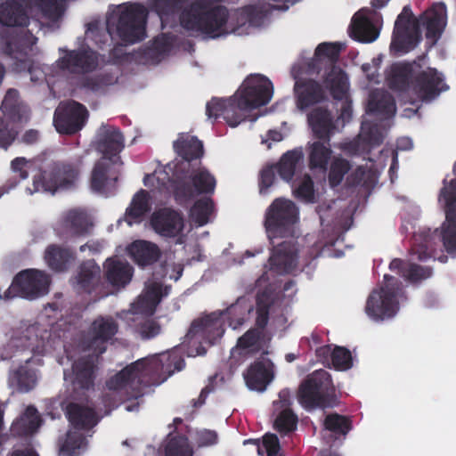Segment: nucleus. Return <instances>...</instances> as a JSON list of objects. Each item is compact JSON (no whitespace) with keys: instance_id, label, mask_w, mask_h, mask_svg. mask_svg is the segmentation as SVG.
I'll list each match as a JSON object with an SVG mask.
<instances>
[{"instance_id":"obj_7","label":"nucleus","mask_w":456,"mask_h":456,"mask_svg":"<svg viewBox=\"0 0 456 456\" xmlns=\"http://www.w3.org/2000/svg\"><path fill=\"white\" fill-rule=\"evenodd\" d=\"M330 374L325 370H317L301 383L297 392L300 404L306 410L333 407L335 396Z\"/></svg>"},{"instance_id":"obj_9","label":"nucleus","mask_w":456,"mask_h":456,"mask_svg":"<svg viewBox=\"0 0 456 456\" xmlns=\"http://www.w3.org/2000/svg\"><path fill=\"white\" fill-rule=\"evenodd\" d=\"M385 284L374 289L368 297L365 312L374 321L394 317L399 309L398 297L402 293V283L395 277L385 274Z\"/></svg>"},{"instance_id":"obj_19","label":"nucleus","mask_w":456,"mask_h":456,"mask_svg":"<svg viewBox=\"0 0 456 456\" xmlns=\"http://www.w3.org/2000/svg\"><path fill=\"white\" fill-rule=\"evenodd\" d=\"M151 225L160 236L175 238L183 230L184 220L181 212L172 208H161L151 215Z\"/></svg>"},{"instance_id":"obj_1","label":"nucleus","mask_w":456,"mask_h":456,"mask_svg":"<svg viewBox=\"0 0 456 456\" xmlns=\"http://www.w3.org/2000/svg\"><path fill=\"white\" fill-rule=\"evenodd\" d=\"M163 361L158 356L139 359L106 380L105 405L116 408L122 403L143 396V389L162 383Z\"/></svg>"},{"instance_id":"obj_42","label":"nucleus","mask_w":456,"mask_h":456,"mask_svg":"<svg viewBox=\"0 0 456 456\" xmlns=\"http://www.w3.org/2000/svg\"><path fill=\"white\" fill-rule=\"evenodd\" d=\"M170 287L163 288L162 285L159 282H152L149 284L142 294L136 305L138 306V311L146 312V311H154L156 306L160 303L162 297L167 296L169 292Z\"/></svg>"},{"instance_id":"obj_34","label":"nucleus","mask_w":456,"mask_h":456,"mask_svg":"<svg viewBox=\"0 0 456 456\" xmlns=\"http://www.w3.org/2000/svg\"><path fill=\"white\" fill-rule=\"evenodd\" d=\"M128 251L134 261L142 267L155 264L161 256L159 246L148 240L134 241Z\"/></svg>"},{"instance_id":"obj_5","label":"nucleus","mask_w":456,"mask_h":456,"mask_svg":"<svg viewBox=\"0 0 456 456\" xmlns=\"http://www.w3.org/2000/svg\"><path fill=\"white\" fill-rule=\"evenodd\" d=\"M83 167V157L72 159L52 161L37 175L34 176L35 191H55L74 189L80 177Z\"/></svg>"},{"instance_id":"obj_15","label":"nucleus","mask_w":456,"mask_h":456,"mask_svg":"<svg viewBox=\"0 0 456 456\" xmlns=\"http://www.w3.org/2000/svg\"><path fill=\"white\" fill-rule=\"evenodd\" d=\"M87 118L88 110L86 106L71 100L57 108L53 123L60 134H74L84 127Z\"/></svg>"},{"instance_id":"obj_24","label":"nucleus","mask_w":456,"mask_h":456,"mask_svg":"<svg viewBox=\"0 0 456 456\" xmlns=\"http://www.w3.org/2000/svg\"><path fill=\"white\" fill-rule=\"evenodd\" d=\"M266 14L267 10L259 5L244 6L237 10L232 16L228 13L224 30L220 36L229 32H236L247 24L251 27H259L263 24Z\"/></svg>"},{"instance_id":"obj_16","label":"nucleus","mask_w":456,"mask_h":456,"mask_svg":"<svg viewBox=\"0 0 456 456\" xmlns=\"http://www.w3.org/2000/svg\"><path fill=\"white\" fill-rule=\"evenodd\" d=\"M447 89L448 86L444 82L443 75L436 69L428 68L426 70L417 69L411 84V92L419 100L431 101Z\"/></svg>"},{"instance_id":"obj_25","label":"nucleus","mask_w":456,"mask_h":456,"mask_svg":"<svg viewBox=\"0 0 456 456\" xmlns=\"http://www.w3.org/2000/svg\"><path fill=\"white\" fill-rule=\"evenodd\" d=\"M297 106L305 110L326 100V91L318 81L312 78H300L294 86Z\"/></svg>"},{"instance_id":"obj_48","label":"nucleus","mask_w":456,"mask_h":456,"mask_svg":"<svg viewBox=\"0 0 456 456\" xmlns=\"http://www.w3.org/2000/svg\"><path fill=\"white\" fill-rule=\"evenodd\" d=\"M352 166L349 160L340 155L334 156L328 167V182L331 188L341 184L345 175L348 174Z\"/></svg>"},{"instance_id":"obj_3","label":"nucleus","mask_w":456,"mask_h":456,"mask_svg":"<svg viewBox=\"0 0 456 456\" xmlns=\"http://www.w3.org/2000/svg\"><path fill=\"white\" fill-rule=\"evenodd\" d=\"M224 0H195L180 14L181 25L189 30L200 32L209 37H220L228 19V9L214 5ZM187 0H154V8L162 18L178 12Z\"/></svg>"},{"instance_id":"obj_41","label":"nucleus","mask_w":456,"mask_h":456,"mask_svg":"<svg viewBox=\"0 0 456 456\" xmlns=\"http://www.w3.org/2000/svg\"><path fill=\"white\" fill-rule=\"evenodd\" d=\"M176 153L185 161L200 159L204 154L203 143L196 136H182L174 142Z\"/></svg>"},{"instance_id":"obj_20","label":"nucleus","mask_w":456,"mask_h":456,"mask_svg":"<svg viewBox=\"0 0 456 456\" xmlns=\"http://www.w3.org/2000/svg\"><path fill=\"white\" fill-rule=\"evenodd\" d=\"M122 165L123 161L117 158L114 161L106 158L98 160L91 173V189L103 192L108 186L114 185L118 180Z\"/></svg>"},{"instance_id":"obj_52","label":"nucleus","mask_w":456,"mask_h":456,"mask_svg":"<svg viewBox=\"0 0 456 456\" xmlns=\"http://www.w3.org/2000/svg\"><path fill=\"white\" fill-rule=\"evenodd\" d=\"M86 438L80 430H69L66 435V439L61 445V452L68 456H74L77 451L86 446Z\"/></svg>"},{"instance_id":"obj_2","label":"nucleus","mask_w":456,"mask_h":456,"mask_svg":"<svg viewBox=\"0 0 456 456\" xmlns=\"http://www.w3.org/2000/svg\"><path fill=\"white\" fill-rule=\"evenodd\" d=\"M421 26L426 29L428 41L432 45L436 44L446 26L445 4H433L419 19L410 6H404L395 20L390 49L403 53L414 49L422 39Z\"/></svg>"},{"instance_id":"obj_4","label":"nucleus","mask_w":456,"mask_h":456,"mask_svg":"<svg viewBox=\"0 0 456 456\" xmlns=\"http://www.w3.org/2000/svg\"><path fill=\"white\" fill-rule=\"evenodd\" d=\"M147 18V9L141 4L118 6L107 17L106 28L126 45L135 44L146 37Z\"/></svg>"},{"instance_id":"obj_23","label":"nucleus","mask_w":456,"mask_h":456,"mask_svg":"<svg viewBox=\"0 0 456 456\" xmlns=\"http://www.w3.org/2000/svg\"><path fill=\"white\" fill-rule=\"evenodd\" d=\"M206 114L209 118L215 119L223 117L232 127L237 126L246 119V115L240 110L234 96L228 99L213 98L207 103Z\"/></svg>"},{"instance_id":"obj_63","label":"nucleus","mask_w":456,"mask_h":456,"mask_svg":"<svg viewBox=\"0 0 456 456\" xmlns=\"http://www.w3.org/2000/svg\"><path fill=\"white\" fill-rule=\"evenodd\" d=\"M18 135V131L13 126H10L8 123L0 121V147L7 150L14 142Z\"/></svg>"},{"instance_id":"obj_36","label":"nucleus","mask_w":456,"mask_h":456,"mask_svg":"<svg viewBox=\"0 0 456 456\" xmlns=\"http://www.w3.org/2000/svg\"><path fill=\"white\" fill-rule=\"evenodd\" d=\"M150 193L143 189L137 191L132 198L130 205L126 209L125 220L129 224H138L151 209Z\"/></svg>"},{"instance_id":"obj_55","label":"nucleus","mask_w":456,"mask_h":456,"mask_svg":"<svg viewBox=\"0 0 456 456\" xmlns=\"http://www.w3.org/2000/svg\"><path fill=\"white\" fill-rule=\"evenodd\" d=\"M193 452L183 436L171 437L166 446V456H192Z\"/></svg>"},{"instance_id":"obj_60","label":"nucleus","mask_w":456,"mask_h":456,"mask_svg":"<svg viewBox=\"0 0 456 456\" xmlns=\"http://www.w3.org/2000/svg\"><path fill=\"white\" fill-rule=\"evenodd\" d=\"M432 275V269L428 266H421L417 264H408L405 279L415 283L426 280Z\"/></svg>"},{"instance_id":"obj_56","label":"nucleus","mask_w":456,"mask_h":456,"mask_svg":"<svg viewBox=\"0 0 456 456\" xmlns=\"http://www.w3.org/2000/svg\"><path fill=\"white\" fill-rule=\"evenodd\" d=\"M293 194L294 196L305 202H313L314 200V186L311 176L305 174L303 178L299 181L297 185L293 183Z\"/></svg>"},{"instance_id":"obj_14","label":"nucleus","mask_w":456,"mask_h":456,"mask_svg":"<svg viewBox=\"0 0 456 456\" xmlns=\"http://www.w3.org/2000/svg\"><path fill=\"white\" fill-rule=\"evenodd\" d=\"M62 55L57 60V67L73 75H86L94 71L99 64L98 53L90 47L75 50L60 48Z\"/></svg>"},{"instance_id":"obj_35","label":"nucleus","mask_w":456,"mask_h":456,"mask_svg":"<svg viewBox=\"0 0 456 456\" xmlns=\"http://www.w3.org/2000/svg\"><path fill=\"white\" fill-rule=\"evenodd\" d=\"M243 377L249 389L263 392L273 376L265 362L256 361L248 366Z\"/></svg>"},{"instance_id":"obj_30","label":"nucleus","mask_w":456,"mask_h":456,"mask_svg":"<svg viewBox=\"0 0 456 456\" xmlns=\"http://www.w3.org/2000/svg\"><path fill=\"white\" fill-rule=\"evenodd\" d=\"M308 122L315 138L330 142L336 130L331 112L322 107L314 108L308 115Z\"/></svg>"},{"instance_id":"obj_11","label":"nucleus","mask_w":456,"mask_h":456,"mask_svg":"<svg viewBox=\"0 0 456 456\" xmlns=\"http://www.w3.org/2000/svg\"><path fill=\"white\" fill-rule=\"evenodd\" d=\"M445 221L443 224L442 239L448 253L456 252V178L450 182L444 180L438 195Z\"/></svg>"},{"instance_id":"obj_13","label":"nucleus","mask_w":456,"mask_h":456,"mask_svg":"<svg viewBox=\"0 0 456 456\" xmlns=\"http://www.w3.org/2000/svg\"><path fill=\"white\" fill-rule=\"evenodd\" d=\"M96 366L93 359L80 357L72 363L69 374L64 371V378L72 386L70 398L77 401H87V392L94 389Z\"/></svg>"},{"instance_id":"obj_33","label":"nucleus","mask_w":456,"mask_h":456,"mask_svg":"<svg viewBox=\"0 0 456 456\" xmlns=\"http://www.w3.org/2000/svg\"><path fill=\"white\" fill-rule=\"evenodd\" d=\"M101 268L94 260L83 262L76 277V289L78 292L91 294L100 283Z\"/></svg>"},{"instance_id":"obj_31","label":"nucleus","mask_w":456,"mask_h":456,"mask_svg":"<svg viewBox=\"0 0 456 456\" xmlns=\"http://www.w3.org/2000/svg\"><path fill=\"white\" fill-rule=\"evenodd\" d=\"M43 423V419L34 405H28L11 427V434L17 437L34 435Z\"/></svg>"},{"instance_id":"obj_21","label":"nucleus","mask_w":456,"mask_h":456,"mask_svg":"<svg viewBox=\"0 0 456 456\" xmlns=\"http://www.w3.org/2000/svg\"><path fill=\"white\" fill-rule=\"evenodd\" d=\"M118 330V322L112 317H98L89 329L90 341L87 348L96 354L106 351V343L111 340Z\"/></svg>"},{"instance_id":"obj_50","label":"nucleus","mask_w":456,"mask_h":456,"mask_svg":"<svg viewBox=\"0 0 456 456\" xmlns=\"http://www.w3.org/2000/svg\"><path fill=\"white\" fill-rule=\"evenodd\" d=\"M40 326L37 323L28 326L18 338L12 340V344L15 347H21V350L34 352L39 346L40 341Z\"/></svg>"},{"instance_id":"obj_28","label":"nucleus","mask_w":456,"mask_h":456,"mask_svg":"<svg viewBox=\"0 0 456 456\" xmlns=\"http://www.w3.org/2000/svg\"><path fill=\"white\" fill-rule=\"evenodd\" d=\"M65 414L74 429L90 430L99 422V418L94 408L70 402L66 405Z\"/></svg>"},{"instance_id":"obj_49","label":"nucleus","mask_w":456,"mask_h":456,"mask_svg":"<svg viewBox=\"0 0 456 456\" xmlns=\"http://www.w3.org/2000/svg\"><path fill=\"white\" fill-rule=\"evenodd\" d=\"M22 108L18 90L9 89L1 105V110L4 115L13 122L20 121L22 118Z\"/></svg>"},{"instance_id":"obj_6","label":"nucleus","mask_w":456,"mask_h":456,"mask_svg":"<svg viewBox=\"0 0 456 456\" xmlns=\"http://www.w3.org/2000/svg\"><path fill=\"white\" fill-rule=\"evenodd\" d=\"M299 223V209L290 200L275 199L266 208L264 225L273 244L275 239H295Z\"/></svg>"},{"instance_id":"obj_37","label":"nucleus","mask_w":456,"mask_h":456,"mask_svg":"<svg viewBox=\"0 0 456 456\" xmlns=\"http://www.w3.org/2000/svg\"><path fill=\"white\" fill-rule=\"evenodd\" d=\"M94 224L87 214L82 210H69L64 219L63 227L71 236L84 237L89 235Z\"/></svg>"},{"instance_id":"obj_44","label":"nucleus","mask_w":456,"mask_h":456,"mask_svg":"<svg viewBox=\"0 0 456 456\" xmlns=\"http://www.w3.org/2000/svg\"><path fill=\"white\" fill-rule=\"evenodd\" d=\"M9 385L19 393H28L37 385V374L32 369L27 366H20L10 372Z\"/></svg>"},{"instance_id":"obj_26","label":"nucleus","mask_w":456,"mask_h":456,"mask_svg":"<svg viewBox=\"0 0 456 456\" xmlns=\"http://www.w3.org/2000/svg\"><path fill=\"white\" fill-rule=\"evenodd\" d=\"M417 69L421 66L416 62H395L387 75V83L391 90L402 93L411 91V84Z\"/></svg>"},{"instance_id":"obj_12","label":"nucleus","mask_w":456,"mask_h":456,"mask_svg":"<svg viewBox=\"0 0 456 456\" xmlns=\"http://www.w3.org/2000/svg\"><path fill=\"white\" fill-rule=\"evenodd\" d=\"M48 286L49 278L44 272L35 269L23 270L15 275L11 286L4 291V298H34L45 293Z\"/></svg>"},{"instance_id":"obj_53","label":"nucleus","mask_w":456,"mask_h":456,"mask_svg":"<svg viewBox=\"0 0 456 456\" xmlns=\"http://www.w3.org/2000/svg\"><path fill=\"white\" fill-rule=\"evenodd\" d=\"M272 298L266 291L256 296V325L259 329H265L269 321V312L272 305Z\"/></svg>"},{"instance_id":"obj_32","label":"nucleus","mask_w":456,"mask_h":456,"mask_svg":"<svg viewBox=\"0 0 456 456\" xmlns=\"http://www.w3.org/2000/svg\"><path fill=\"white\" fill-rule=\"evenodd\" d=\"M352 428L353 422L350 417L332 412L326 415L322 432L328 442L334 443L337 440H344Z\"/></svg>"},{"instance_id":"obj_62","label":"nucleus","mask_w":456,"mask_h":456,"mask_svg":"<svg viewBox=\"0 0 456 456\" xmlns=\"http://www.w3.org/2000/svg\"><path fill=\"white\" fill-rule=\"evenodd\" d=\"M276 169L273 165L264 167L259 175V192L266 194L268 189L273 184Z\"/></svg>"},{"instance_id":"obj_22","label":"nucleus","mask_w":456,"mask_h":456,"mask_svg":"<svg viewBox=\"0 0 456 456\" xmlns=\"http://www.w3.org/2000/svg\"><path fill=\"white\" fill-rule=\"evenodd\" d=\"M125 147V139L119 128L102 125L96 134L95 149L102 154V158L114 161L121 159L119 153Z\"/></svg>"},{"instance_id":"obj_46","label":"nucleus","mask_w":456,"mask_h":456,"mask_svg":"<svg viewBox=\"0 0 456 456\" xmlns=\"http://www.w3.org/2000/svg\"><path fill=\"white\" fill-rule=\"evenodd\" d=\"M351 37L362 43H371L379 37V30L365 17L354 15L350 25Z\"/></svg>"},{"instance_id":"obj_54","label":"nucleus","mask_w":456,"mask_h":456,"mask_svg":"<svg viewBox=\"0 0 456 456\" xmlns=\"http://www.w3.org/2000/svg\"><path fill=\"white\" fill-rule=\"evenodd\" d=\"M297 416L290 410L284 409L276 417L274 428L281 435H287L297 428Z\"/></svg>"},{"instance_id":"obj_39","label":"nucleus","mask_w":456,"mask_h":456,"mask_svg":"<svg viewBox=\"0 0 456 456\" xmlns=\"http://www.w3.org/2000/svg\"><path fill=\"white\" fill-rule=\"evenodd\" d=\"M304 152L301 147L285 152L279 162L274 164L277 173L286 182L293 179L297 167L303 161Z\"/></svg>"},{"instance_id":"obj_10","label":"nucleus","mask_w":456,"mask_h":456,"mask_svg":"<svg viewBox=\"0 0 456 456\" xmlns=\"http://www.w3.org/2000/svg\"><path fill=\"white\" fill-rule=\"evenodd\" d=\"M273 92V84L266 77L251 75L233 96L240 110L247 116V112L266 105L272 99Z\"/></svg>"},{"instance_id":"obj_38","label":"nucleus","mask_w":456,"mask_h":456,"mask_svg":"<svg viewBox=\"0 0 456 456\" xmlns=\"http://www.w3.org/2000/svg\"><path fill=\"white\" fill-rule=\"evenodd\" d=\"M75 258L76 254L73 250L56 244L49 245L45 251L46 264L52 270L57 272L68 270Z\"/></svg>"},{"instance_id":"obj_58","label":"nucleus","mask_w":456,"mask_h":456,"mask_svg":"<svg viewBox=\"0 0 456 456\" xmlns=\"http://www.w3.org/2000/svg\"><path fill=\"white\" fill-rule=\"evenodd\" d=\"M331 362L337 370H346L352 368L351 352L343 346H335L331 354Z\"/></svg>"},{"instance_id":"obj_29","label":"nucleus","mask_w":456,"mask_h":456,"mask_svg":"<svg viewBox=\"0 0 456 456\" xmlns=\"http://www.w3.org/2000/svg\"><path fill=\"white\" fill-rule=\"evenodd\" d=\"M308 167L311 171L326 174L332 160L330 142L319 140L308 142L306 147Z\"/></svg>"},{"instance_id":"obj_57","label":"nucleus","mask_w":456,"mask_h":456,"mask_svg":"<svg viewBox=\"0 0 456 456\" xmlns=\"http://www.w3.org/2000/svg\"><path fill=\"white\" fill-rule=\"evenodd\" d=\"M63 0H32L40 9L43 15L50 20H57L62 14Z\"/></svg>"},{"instance_id":"obj_40","label":"nucleus","mask_w":456,"mask_h":456,"mask_svg":"<svg viewBox=\"0 0 456 456\" xmlns=\"http://www.w3.org/2000/svg\"><path fill=\"white\" fill-rule=\"evenodd\" d=\"M341 51V46L338 43H321L315 49L314 56L309 62V69L316 73L322 70V61L327 60L331 68L338 61Z\"/></svg>"},{"instance_id":"obj_18","label":"nucleus","mask_w":456,"mask_h":456,"mask_svg":"<svg viewBox=\"0 0 456 456\" xmlns=\"http://www.w3.org/2000/svg\"><path fill=\"white\" fill-rule=\"evenodd\" d=\"M224 331V318L222 314L215 312L205 317L194 320L186 336L189 338L199 337L209 345H213L218 338L223 337Z\"/></svg>"},{"instance_id":"obj_8","label":"nucleus","mask_w":456,"mask_h":456,"mask_svg":"<svg viewBox=\"0 0 456 456\" xmlns=\"http://www.w3.org/2000/svg\"><path fill=\"white\" fill-rule=\"evenodd\" d=\"M175 200L184 204L198 195H213L216 179L206 167L193 168L188 175H176L171 181Z\"/></svg>"},{"instance_id":"obj_47","label":"nucleus","mask_w":456,"mask_h":456,"mask_svg":"<svg viewBox=\"0 0 456 456\" xmlns=\"http://www.w3.org/2000/svg\"><path fill=\"white\" fill-rule=\"evenodd\" d=\"M253 311V306L246 303L245 300H237L235 304L231 305L224 312H221L227 322L228 326L236 330L243 325L248 315Z\"/></svg>"},{"instance_id":"obj_27","label":"nucleus","mask_w":456,"mask_h":456,"mask_svg":"<svg viewBox=\"0 0 456 456\" xmlns=\"http://www.w3.org/2000/svg\"><path fill=\"white\" fill-rule=\"evenodd\" d=\"M133 275L134 268L126 261L109 257L103 263L104 279L114 289L125 288L131 281Z\"/></svg>"},{"instance_id":"obj_59","label":"nucleus","mask_w":456,"mask_h":456,"mask_svg":"<svg viewBox=\"0 0 456 456\" xmlns=\"http://www.w3.org/2000/svg\"><path fill=\"white\" fill-rule=\"evenodd\" d=\"M112 77L109 74H100L94 77H86L82 79L80 86L82 88L97 92L103 86L111 83Z\"/></svg>"},{"instance_id":"obj_43","label":"nucleus","mask_w":456,"mask_h":456,"mask_svg":"<svg viewBox=\"0 0 456 456\" xmlns=\"http://www.w3.org/2000/svg\"><path fill=\"white\" fill-rule=\"evenodd\" d=\"M326 87L335 100L347 97L348 77L345 71L333 66L324 79Z\"/></svg>"},{"instance_id":"obj_17","label":"nucleus","mask_w":456,"mask_h":456,"mask_svg":"<svg viewBox=\"0 0 456 456\" xmlns=\"http://www.w3.org/2000/svg\"><path fill=\"white\" fill-rule=\"evenodd\" d=\"M273 251L269 257L270 270L278 274L290 273L297 265V247L293 239L281 243L273 241Z\"/></svg>"},{"instance_id":"obj_45","label":"nucleus","mask_w":456,"mask_h":456,"mask_svg":"<svg viewBox=\"0 0 456 456\" xmlns=\"http://www.w3.org/2000/svg\"><path fill=\"white\" fill-rule=\"evenodd\" d=\"M368 110L386 118H390L396 111L395 99L387 93L374 92L370 96Z\"/></svg>"},{"instance_id":"obj_61","label":"nucleus","mask_w":456,"mask_h":456,"mask_svg":"<svg viewBox=\"0 0 456 456\" xmlns=\"http://www.w3.org/2000/svg\"><path fill=\"white\" fill-rule=\"evenodd\" d=\"M263 450L266 453V456H278L281 450L278 436L274 434H266L263 437L262 444L258 446V453L263 454Z\"/></svg>"},{"instance_id":"obj_51","label":"nucleus","mask_w":456,"mask_h":456,"mask_svg":"<svg viewBox=\"0 0 456 456\" xmlns=\"http://www.w3.org/2000/svg\"><path fill=\"white\" fill-rule=\"evenodd\" d=\"M214 211V201L210 198H202L195 201L191 208V217L198 226H203L209 221Z\"/></svg>"},{"instance_id":"obj_64","label":"nucleus","mask_w":456,"mask_h":456,"mask_svg":"<svg viewBox=\"0 0 456 456\" xmlns=\"http://www.w3.org/2000/svg\"><path fill=\"white\" fill-rule=\"evenodd\" d=\"M367 173L363 167H357L351 174H349L346 180L347 187H357L359 185H365V176Z\"/></svg>"}]
</instances>
